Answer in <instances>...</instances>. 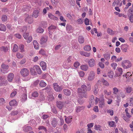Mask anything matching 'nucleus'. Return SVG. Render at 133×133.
<instances>
[{"instance_id":"nucleus-50","label":"nucleus","mask_w":133,"mask_h":133,"mask_svg":"<svg viewBox=\"0 0 133 133\" xmlns=\"http://www.w3.org/2000/svg\"><path fill=\"white\" fill-rule=\"evenodd\" d=\"M113 93L114 95H117L119 91L118 89L116 87L113 88Z\"/></svg>"},{"instance_id":"nucleus-48","label":"nucleus","mask_w":133,"mask_h":133,"mask_svg":"<svg viewBox=\"0 0 133 133\" xmlns=\"http://www.w3.org/2000/svg\"><path fill=\"white\" fill-rule=\"evenodd\" d=\"M44 31V30L41 27L38 28L36 30V31L39 33H42Z\"/></svg>"},{"instance_id":"nucleus-28","label":"nucleus","mask_w":133,"mask_h":133,"mask_svg":"<svg viewBox=\"0 0 133 133\" xmlns=\"http://www.w3.org/2000/svg\"><path fill=\"white\" fill-rule=\"evenodd\" d=\"M104 57L108 61L110 58V55L109 53L107 52L103 55Z\"/></svg>"},{"instance_id":"nucleus-4","label":"nucleus","mask_w":133,"mask_h":133,"mask_svg":"<svg viewBox=\"0 0 133 133\" xmlns=\"http://www.w3.org/2000/svg\"><path fill=\"white\" fill-rule=\"evenodd\" d=\"M20 73L22 76L25 77L29 75V72L27 69L23 68L21 70Z\"/></svg>"},{"instance_id":"nucleus-5","label":"nucleus","mask_w":133,"mask_h":133,"mask_svg":"<svg viewBox=\"0 0 133 133\" xmlns=\"http://www.w3.org/2000/svg\"><path fill=\"white\" fill-rule=\"evenodd\" d=\"M99 100L100 101L99 105V107L101 108H103L104 106L105 105L104 98H103L101 99H99L96 97V99H95L96 103H97Z\"/></svg>"},{"instance_id":"nucleus-55","label":"nucleus","mask_w":133,"mask_h":133,"mask_svg":"<svg viewBox=\"0 0 133 133\" xmlns=\"http://www.w3.org/2000/svg\"><path fill=\"white\" fill-rule=\"evenodd\" d=\"M117 71L119 75L120 76L122 74L123 71L122 68H118L117 69Z\"/></svg>"},{"instance_id":"nucleus-51","label":"nucleus","mask_w":133,"mask_h":133,"mask_svg":"<svg viewBox=\"0 0 133 133\" xmlns=\"http://www.w3.org/2000/svg\"><path fill=\"white\" fill-rule=\"evenodd\" d=\"M18 46L16 44H15L13 49V51L15 52L18 51Z\"/></svg>"},{"instance_id":"nucleus-58","label":"nucleus","mask_w":133,"mask_h":133,"mask_svg":"<svg viewBox=\"0 0 133 133\" xmlns=\"http://www.w3.org/2000/svg\"><path fill=\"white\" fill-rule=\"evenodd\" d=\"M94 102L95 99H94V96L93 95H92L91 96L90 103L93 104L94 103Z\"/></svg>"},{"instance_id":"nucleus-18","label":"nucleus","mask_w":133,"mask_h":133,"mask_svg":"<svg viewBox=\"0 0 133 133\" xmlns=\"http://www.w3.org/2000/svg\"><path fill=\"white\" fill-rule=\"evenodd\" d=\"M80 53L81 55L87 57H89L91 55L90 53L83 51H80Z\"/></svg>"},{"instance_id":"nucleus-37","label":"nucleus","mask_w":133,"mask_h":133,"mask_svg":"<svg viewBox=\"0 0 133 133\" xmlns=\"http://www.w3.org/2000/svg\"><path fill=\"white\" fill-rule=\"evenodd\" d=\"M101 126L100 125H95L94 126V128L95 129L100 131H101L102 130L101 128Z\"/></svg>"},{"instance_id":"nucleus-2","label":"nucleus","mask_w":133,"mask_h":133,"mask_svg":"<svg viewBox=\"0 0 133 133\" xmlns=\"http://www.w3.org/2000/svg\"><path fill=\"white\" fill-rule=\"evenodd\" d=\"M122 65L124 68L127 69L129 68L131 66V64L129 61L125 60L122 62Z\"/></svg>"},{"instance_id":"nucleus-53","label":"nucleus","mask_w":133,"mask_h":133,"mask_svg":"<svg viewBox=\"0 0 133 133\" xmlns=\"http://www.w3.org/2000/svg\"><path fill=\"white\" fill-rule=\"evenodd\" d=\"M19 49L21 50V52H23L24 51V46L23 44H21L19 46Z\"/></svg>"},{"instance_id":"nucleus-38","label":"nucleus","mask_w":133,"mask_h":133,"mask_svg":"<svg viewBox=\"0 0 133 133\" xmlns=\"http://www.w3.org/2000/svg\"><path fill=\"white\" fill-rule=\"evenodd\" d=\"M125 89L127 93H130L131 92L132 88L131 87L128 86L125 88Z\"/></svg>"},{"instance_id":"nucleus-6","label":"nucleus","mask_w":133,"mask_h":133,"mask_svg":"<svg viewBox=\"0 0 133 133\" xmlns=\"http://www.w3.org/2000/svg\"><path fill=\"white\" fill-rule=\"evenodd\" d=\"M25 21L27 22L29 24H31L33 22V19L31 15L26 14L25 15Z\"/></svg>"},{"instance_id":"nucleus-61","label":"nucleus","mask_w":133,"mask_h":133,"mask_svg":"<svg viewBox=\"0 0 133 133\" xmlns=\"http://www.w3.org/2000/svg\"><path fill=\"white\" fill-rule=\"evenodd\" d=\"M78 74L80 77H83L85 74V73L84 72L81 71L78 72Z\"/></svg>"},{"instance_id":"nucleus-17","label":"nucleus","mask_w":133,"mask_h":133,"mask_svg":"<svg viewBox=\"0 0 133 133\" xmlns=\"http://www.w3.org/2000/svg\"><path fill=\"white\" fill-rule=\"evenodd\" d=\"M56 104L57 107L59 109H61L64 105V103L63 102L60 101L57 102Z\"/></svg>"},{"instance_id":"nucleus-49","label":"nucleus","mask_w":133,"mask_h":133,"mask_svg":"<svg viewBox=\"0 0 133 133\" xmlns=\"http://www.w3.org/2000/svg\"><path fill=\"white\" fill-rule=\"evenodd\" d=\"M38 94L37 91H35L33 92L32 94V97H38Z\"/></svg>"},{"instance_id":"nucleus-31","label":"nucleus","mask_w":133,"mask_h":133,"mask_svg":"<svg viewBox=\"0 0 133 133\" xmlns=\"http://www.w3.org/2000/svg\"><path fill=\"white\" fill-rule=\"evenodd\" d=\"M48 17L51 19L53 20H57L58 19V18L57 17L51 14H49Z\"/></svg>"},{"instance_id":"nucleus-16","label":"nucleus","mask_w":133,"mask_h":133,"mask_svg":"<svg viewBox=\"0 0 133 133\" xmlns=\"http://www.w3.org/2000/svg\"><path fill=\"white\" fill-rule=\"evenodd\" d=\"M48 39V37L46 36H42L40 39V43L42 44L45 43Z\"/></svg>"},{"instance_id":"nucleus-42","label":"nucleus","mask_w":133,"mask_h":133,"mask_svg":"<svg viewBox=\"0 0 133 133\" xmlns=\"http://www.w3.org/2000/svg\"><path fill=\"white\" fill-rule=\"evenodd\" d=\"M46 85V83L43 80L41 81L39 83V86L41 87H44Z\"/></svg>"},{"instance_id":"nucleus-39","label":"nucleus","mask_w":133,"mask_h":133,"mask_svg":"<svg viewBox=\"0 0 133 133\" xmlns=\"http://www.w3.org/2000/svg\"><path fill=\"white\" fill-rule=\"evenodd\" d=\"M78 41L80 43H83L84 42V39L83 37L82 36H79L78 37Z\"/></svg>"},{"instance_id":"nucleus-1","label":"nucleus","mask_w":133,"mask_h":133,"mask_svg":"<svg viewBox=\"0 0 133 133\" xmlns=\"http://www.w3.org/2000/svg\"><path fill=\"white\" fill-rule=\"evenodd\" d=\"M87 87L85 85H82L81 88H79L78 89V92L81 97L87 98V94L86 92L87 91Z\"/></svg>"},{"instance_id":"nucleus-27","label":"nucleus","mask_w":133,"mask_h":133,"mask_svg":"<svg viewBox=\"0 0 133 133\" xmlns=\"http://www.w3.org/2000/svg\"><path fill=\"white\" fill-rule=\"evenodd\" d=\"M26 88H24V89L25 90V93L23 95L22 97V101L23 102L25 101L27 99V95L25 93L26 92L25 89Z\"/></svg>"},{"instance_id":"nucleus-29","label":"nucleus","mask_w":133,"mask_h":133,"mask_svg":"<svg viewBox=\"0 0 133 133\" xmlns=\"http://www.w3.org/2000/svg\"><path fill=\"white\" fill-rule=\"evenodd\" d=\"M24 131L25 132H27L31 130V128L30 126H25L23 127Z\"/></svg>"},{"instance_id":"nucleus-34","label":"nucleus","mask_w":133,"mask_h":133,"mask_svg":"<svg viewBox=\"0 0 133 133\" xmlns=\"http://www.w3.org/2000/svg\"><path fill=\"white\" fill-rule=\"evenodd\" d=\"M6 30V27L3 24H0V30L5 31Z\"/></svg>"},{"instance_id":"nucleus-36","label":"nucleus","mask_w":133,"mask_h":133,"mask_svg":"<svg viewBox=\"0 0 133 133\" xmlns=\"http://www.w3.org/2000/svg\"><path fill=\"white\" fill-rule=\"evenodd\" d=\"M39 11L38 10H35L34 11L33 14L32 15L33 17H35V18L37 17L38 16V14Z\"/></svg>"},{"instance_id":"nucleus-3","label":"nucleus","mask_w":133,"mask_h":133,"mask_svg":"<svg viewBox=\"0 0 133 133\" xmlns=\"http://www.w3.org/2000/svg\"><path fill=\"white\" fill-rule=\"evenodd\" d=\"M9 66L4 64H2L1 65V72L2 74H5L7 73L8 71V69Z\"/></svg>"},{"instance_id":"nucleus-14","label":"nucleus","mask_w":133,"mask_h":133,"mask_svg":"<svg viewBox=\"0 0 133 133\" xmlns=\"http://www.w3.org/2000/svg\"><path fill=\"white\" fill-rule=\"evenodd\" d=\"M14 77V74L12 73L9 74L7 76V80L10 82L12 81V80Z\"/></svg>"},{"instance_id":"nucleus-40","label":"nucleus","mask_w":133,"mask_h":133,"mask_svg":"<svg viewBox=\"0 0 133 133\" xmlns=\"http://www.w3.org/2000/svg\"><path fill=\"white\" fill-rule=\"evenodd\" d=\"M17 90L16 89L14 90L10 94V97H12L15 96L17 94Z\"/></svg>"},{"instance_id":"nucleus-52","label":"nucleus","mask_w":133,"mask_h":133,"mask_svg":"<svg viewBox=\"0 0 133 133\" xmlns=\"http://www.w3.org/2000/svg\"><path fill=\"white\" fill-rule=\"evenodd\" d=\"M2 20L3 22H6L7 20V16L6 15H3L2 17Z\"/></svg>"},{"instance_id":"nucleus-30","label":"nucleus","mask_w":133,"mask_h":133,"mask_svg":"<svg viewBox=\"0 0 133 133\" xmlns=\"http://www.w3.org/2000/svg\"><path fill=\"white\" fill-rule=\"evenodd\" d=\"M38 129L39 130H43L45 133H47L48 132V130L45 127L43 126H40L38 127Z\"/></svg>"},{"instance_id":"nucleus-64","label":"nucleus","mask_w":133,"mask_h":133,"mask_svg":"<svg viewBox=\"0 0 133 133\" xmlns=\"http://www.w3.org/2000/svg\"><path fill=\"white\" fill-rule=\"evenodd\" d=\"M107 112L109 113H110V115L112 116L113 115L114 112L113 110H107Z\"/></svg>"},{"instance_id":"nucleus-21","label":"nucleus","mask_w":133,"mask_h":133,"mask_svg":"<svg viewBox=\"0 0 133 133\" xmlns=\"http://www.w3.org/2000/svg\"><path fill=\"white\" fill-rule=\"evenodd\" d=\"M84 108V107L83 106L76 107L75 109L77 113H78L83 110Z\"/></svg>"},{"instance_id":"nucleus-35","label":"nucleus","mask_w":133,"mask_h":133,"mask_svg":"<svg viewBox=\"0 0 133 133\" xmlns=\"http://www.w3.org/2000/svg\"><path fill=\"white\" fill-rule=\"evenodd\" d=\"M108 33L111 35H113L115 33V32L110 28H108L107 30Z\"/></svg>"},{"instance_id":"nucleus-22","label":"nucleus","mask_w":133,"mask_h":133,"mask_svg":"<svg viewBox=\"0 0 133 133\" xmlns=\"http://www.w3.org/2000/svg\"><path fill=\"white\" fill-rule=\"evenodd\" d=\"M65 121L67 123L69 124L71 122L72 118V116H70L68 117H66V116H65Z\"/></svg>"},{"instance_id":"nucleus-24","label":"nucleus","mask_w":133,"mask_h":133,"mask_svg":"<svg viewBox=\"0 0 133 133\" xmlns=\"http://www.w3.org/2000/svg\"><path fill=\"white\" fill-rule=\"evenodd\" d=\"M41 66L42 67V69L43 70H45L46 69V63L43 62L42 61L40 63Z\"/></svg>"},{"instance_id":"nucleus-19","label":"nucleus","mask_w":133,"mask_h":133,"mask_svg":"<svg viewBox=\"0 0 133 133\" xmlns=\"http://www.w3.org/2000/svg\"><path fill=\"white\" fill-rule=\"evenodd\" d=\"M128 47V45L125 44H124L121 45V48L123 51L125 52L127 51Z\"/></svg>"},{"instance_id":"nucleus-13","label":"nucleus","mask_w":133,"mask_h":133,"mask_svg":"<svg viewBox=\"0 0 133 133\" xmlns=\"http://www.w3.org/2000/svg\"><path fill=\"white\" fill-rule=\"evenodd\" d=\"M122 5V3H120L119 0H116L112 3V6H116L115 8H118Z\"/></svg>"},{"instance_id":"nucleus-44","label":"nucleus","mask_w":133,"mask_h":133,"mask_svg":"<svg viewBox=\"0 0 133 133\" xmlns=\"http://www.w3.org/2000/svg\"><path fill=\"white\" fill-rule=\"evenodd\" d=\"M2 51H3L4 52H6L8 51V48L7 47L2 46L1 48Z\"/></svg>"},{"instance_id":"nucleus-54","label":"nucleus","mask_w":133,"mask_h":133,"mask_svg":"<svg viewBox=\"0 0 133 133\" xmlns=\"http://www.w3.org/2000/svg\"><path fill=\"white\" fill-rule=\"evenodd\" d=\"M108 123L109 125L111 127H114L115 125V122L113 121H108Z\"/></svg>"},{"instance_id":"nucleus-57","label":"nucleus","mask_w":133,"mask_h":133,"mask_svg":"<svg viewBox=\"0 0 133 133\" xmlns=\"http://www.w3.org/2000/svg\"><path fill=\"white\" fill-rule=\"evenodd\" d=\"M73 59L72 57L69 56L67 59V61L68 63H71L72 62Z\"/></svg>"},{"instance_id":"nucleus-62","label":"nucleus","mask_w":133,"mask_h":133,"mask_svg":"<svg viewBox=\"0 0 133 133\" xmlns=\"http://www.w3.org/2000/svg\"><path fill=\"white\" fill-rule=\"evenodd\" d=\"M69 3L72 6H74L75 4V2L74 0H68Z\"/></svg>"},{"instance_id":"nucleus-47","label":"nucleus","mask_w":133,"mask_h":133,"mask_svg":"<svg viewBox=\"0 0 133 133\" xmlns=\"http://www.w3.org/2000/svg\"><path fill=\"white\" fill-rule=\"evenodd\" d=\"M56 28V26L53 25H51L50 26L48 27L49 31V32L51 31H52L55 29Z\"/></svg>"},{"instance_id":"nucleus-63","label":"nucleus","mask_w":133,"mask_h":133,"mask_svg":"<svg viewBox=\"0 0 133 133\" xmlns=\"http://www.w3.org/2000/svg\"><path fill=\"white\" fill-rule=\"evenodd\" d=\"M113 72L112 71H111L110 72H109L108 76L109 77L111 78L113 77Z\"/></svg>"},{"instance_id":"nucleus-15","label":"nucleus","mask_w":133,"mask_h":133,"mask_svg":"<svg viewBox=\"0 0 133 133\" xmlns=\"http://www.w3.org/2000/svg\"><path fill=\"white\" fill-rule=\"evenodd\" d=\"M66 29L68 33H70L72 32L73 29L71 25L68 24L66 25Z\"/></svg>"},{"instance_id":"nucleus-11","label":"nucleus","mask_w":133,"mask_h":133,"mask_svg":"<svg viewBox=\"0 0 133 133\" xmlns=\"http://www.w3.org/2000/svg\"><path fill=\"white\" fill-rule=\"evenodd\" d=\"M54 89L57 92H60L62 89L61 86H59L57 83H54L53 84Z\"/></svg>"},{"instance_id":"nucleus-26","label":"nucleus","mask_w":133,"mask_h":133,"mask_svg":"<svg viewBox=\"0 0 133 133\" xmlns=\"http://www.w3.org/2000/svg\"><path fill=\"white\" fill-rule=\"evenodd\" d=\"M64 94L66 96H69L71 95V92L68 89H64L63 90Z\"/></svg>"},{"instance_id":"nucleus-7","label":"nucleus","mask_w":133,"mask_h":133,"mask_svg":"<svg viewBox=\"0 0 133 133\" xmlns=\"http://www.w3.org/2000/svg\"><path fill=\"white\" fill-rule=\"evenodd\" d=\"M88 63L89 66L90 68L94 67L96 65V61L93 58L89 59Z\"/></svg>"},{"instance_id":"nucleus-10","label":"nucleus","mask_w":133,"mask_h":133,"mask_svg":"<svg viewBox=\"0 0 133 133\" xmlns=\"http://www.w3.org/2000/svg\"><path fill=\"white\" fill-rule=\"evenodd\" d=\"M95 74L93 71L90 72L88 77V80L89 81H93L95 78Z\"/></svg>"},{"instance_id":"nucleus-12","label":"nucleus","mask_w":133,"mask_h":133,"mask_svg":"<svg viewBox=\"0 0 133 133\" xmlns=\"http://www.w3.org/2000/svg\"><path fill=\"white\" fill-rule=\"evenodd\" d=\"M58 119L55 118H52L51 121L52 126L53 127H56L58 124Z\"/></svg>"},{"instance_id":"nucleus-56","label":"nucleus","mask_w":133,"mask_h":133,"mask_svg":"<svg viewBox=\"0 0 133 133\" xmlns=\"http://www.w3.org/2000/svg\"><path fill=\"white\" fill-rule=\"evenodd\" d=\"M76 22L78 24H81L83 23V21L81 18H80L76 21Z\"/></svg>"},{"instance_id":"nucleus-32","label":"nucleus","mask_w":133,"mask_h":133,"mask_svg":"<svg viewBox=\"0 0 133 133\" xmlns=\"http://www.w3.org/2000/svg\"><path fill=\"white\" fill-rule=\"evenodd\" d=\"M9 104L11 106L16 105L17 104L16 101L14 99L12 100L9 102Z\"/></svg>"},{"instance_id":"nucleus-33","label":"nucleus","mask_w":133,"mask_h":133,"mask_svg":"<svg viewBox=\"0 0 133 133\" xmlns=\"http://www.w3.org/2000/svg\"><path fill=\"white\" fill-rule=\"evenodd\" d=\"M33 43L35 48L36 49H38V44L36 40H34L33 41Z\"/></svg>"},{"instance_id":"nucleus-46","label":"nucleus","mask_w":133,"mask_h":133,"mask_svg":"<svg viewBox=\"0 0 133 133\" xmlns=\"http://www.w3.org/2000/svg\"><path fill=\"white\" fill-rule=\"evenodd\" d=\"M128 103L130 104V105L133 106V98H130L128 99Z\"/></svg>"},{"instance_id":"nucleus-43","label":"nucleus","mask_w":133,"mask_h":133,"mask_svg":"<svg viewBox=\"0 0 133 133\" xmlns=\"http://www.w3.org/2000/svg\"><path fill=\"white\" fill-rule=\"evenodd\" d=\"M35 68L38 74H41V70L39 66L36 65V68Z\"/></svg>"},{"instance_id":"nucleus-9","label":"nucleus","mask_w":133,"mask_h":133,"mask_svg":"<svg viewBox=\"0 0 133 133\" xmlns=\"http://www.w3.org/2000/svg\"><path fill=\"white\" fill-rule=\"evenodd\" d=\"M128 17L129 20L131 23L133 22V9H130L128 11Z\"/></svg>"},{"instance_id":"nucleus-23","label":"nucleus","mask_w":133,"mask_h":133,"mask_svg":"<svg viewBox=\"0 0 133 133\" xmlns=\"http://www.w3.org/2000/svg\"><path fill=\"white\" fill-rule=\"evenodd\" d=\"M125 97V95L123 92H120L119 94L117 95L116 96L118 100L120 99V97H121L122 98H123Z\"/></svg>"},{"instance_id":"nucleus-60","label":"nucleus","mask_w":133,"mask_h":133,"mask_svg":"<svg viewBox=\"0 0 133 133\" xmlns=\"http://www.w3.org/2000/svg\"><path fill=\"white\" fill-rule=\"evenodd\" d=\"M84 23L86 25H88L89 24V21L88 19L86 18L85 19Z\"/></svg>"},{"instance_id":"nucleus-45","label":"nucleus","mask_w":133,"mask_h":133,"mask_svg":"<svg viewBox=\"0 0 133 133\" xmlns=\"http://www.w3.org/2000/svg\"><path fill=\"white\" fill-rule=\"evenodd\" d=\"M24 55L23 54L20 53L19 52H18L16 54V56L18 58L20 59L23 58Z\"/></svg>"},{"instance_id":"nucleus-20","label":"nucleus","mask_w":133,"mask_h":133,"mask_svg":"<svg viewBox=\"0 0 133 133\" xmlns=\"http://www.w3.org/2000/svg\"><path fill=\"white\" fill-rule=\"evenodd\" d=\"M36 65L30 68V71L32 75H35L36 74Z\"/></svg>"},{"instance_id":"nucleus-8","label":"nucleus","mask_w":133,"mask_h":133,"mask_svg":"<svg viewBox=\"0 0 133 133\" xmlns=\"http://www.w3.org/2000/svg\"><path fill=\"white\" fill-rule=\"evenodd\" d=\"M29 34L28 33H26L23 35V36L24 38L26 40L27 42L30 43L32 40V37L31 36H29Z\"/></svg>"},{"instance_id":"nucleus-25","label":"nucleus","mask_w":133,"mask_h":133,"mask_svg":"<svg viewBox=\"0 0 133 133\" xmlns=\"http://www.w3.org/2000/svg\"><path fill=\"white\" fill-rule=\"evenodd\" d=\"M80 68L82 70L87 71L89 68V66L87 64H84L81 65Z\"/></svg>"},{"instance_id":"nucleus-59","label":"nucleus","mask_w":133,"mask_h":133,"mask_svg":"<svg viewBox=\"0 0 133 133\" xmlns=\"http://www.w3.org/2000/svg\"><path fill=\"white\" fill-rule=\"evenodd\" d=\"M98 91V87L97 86L96 87H95L94 90V93L95 95H96L97 94Z\"/></svg>"},{"instance_id":"nucleus-41","label":"nucleus","mask_w":133,"mask_h":133,"mask_svg":"<svg viewBox=\"0 0 133 133\" xmlns=\"http://www.w3.org/2000/svg\"><path fill=\"white\" fill-rule=\"evenodd\" d=\"M84 49L85 51H89L91 50V48L90 45H86L84 47Z\"/></svg>"}]
</instances>
